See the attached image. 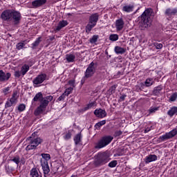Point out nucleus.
<instances>
[{
	"instance_id": "f257e3e1",
	"label": "nucleus",
	"mask_w": 177,
	"mask_h": 177,
	"mask_svg": "<svg viewBox=\"0 0 177 177\" xmlns=\"http://www.w3.org/2000/svg\"><path fill=\"white\" fill-rule=\"evenodd\" d=\"M153 16H154L153 9L147 8L143 12L141 16L138 17L139 26L141 30H145L151 27Z\"/></svg>"
},
{
	"instance_id": "f03ea898",
	"label": "nucleus",
	"mask_w": 177,
	"mask_h": 177,
	"mask_svg": "<svg viewBox=\"0 0 177 177\" xmlns=\"http://www.w3.org/2000/svg\"><path fill=\"white\" fill-rule=\"evenodd\" d=\"M110 160L111 158H110V153L109 152H100L97 155L94 164L95 167H102V165H106Z\"/></svg>"
},
{
	"instance_id": "7ed1b4c3",
	"label": "nucleus",
	"mask_w": 177,
	"mask_h": 177,
	"mask_svg": "<svg viewBox=\"0 0 177 177\" xmlns=\"http://www.w3.org/2000/svg\"><path fill=\"white\" fill-rule=\"evenodd\" d=\"M26 142H28V145L26 147V151H30V150H35L44 140L39 137H32L30 136L26 139Z\"/></svg>"
},
{
	"instance_id": "20e7f679",
	"label": "nucleus",
	"mask_w": 177,
	"mask_h": 177,
	"mask_svg": "<svg viewBox=\"0 0 177 177\" xmlns=\"http://www.w3.org/2000/svg\"><path fill=\"white\" fill-rule=\"evenodd\" d=\"M97 21H99V14L94 13L92 14L88 18V23L86 26V32H91L92 31V28L96 27V24H97Z\"/></svg>"
},
{
	"instance_id": "39448f33",
	"label": "nucleus",
	"mask_w": 177,
	"mask_h": 177,
	"mask_svg": "<svg viewBox=\"0 0 177 177\" xmlns=\"http://www.w3.org/2000/svg\"><path fill=\"white\" fill-rule=\"evenodd\" d=\"M96 73V68L95 67V62H92L88 64L84 76L82 77L81 80V83L84 84L88 78H91V77H93V75Z\"/></svg>"
},
{
	"instance_id": "423d86ee",
	"label": "nucleus",
	"mask_w": 177,
	"mask_h": 177,
	"mask_svg": "<svg viewBox=\"0 0 177 177\" xmlns=\"http://www.w3.org/2000/svg\"><path fill=\"white\" fill-rule=\"evenodd\" d=\"M113 137L111 136L102 137L96 144L95 148V149H103V147H106L108 145L111 143L113 140Z\"/></svg>"
},
{
	"instance_id": "0eeeda50",
	"label": "nucleus",
	"mask_w": 177,
	"mask_h": 177,
	"mask_svg": "<svg viewBox=\"0 0 177 177\" xmlns=\"http://www.w3.org/2000/svg\"><path fill=\"white\" fill-rule=\"evenodd\" d=\"M48 78V75L46 73H40L36 77H35L32 80L33 85H39L42 84L44 81H46Z\"/></svg>"
},
{
	"instance_id": "6e6552de",
	"label": "nucleus",
	"mask_w": 177,
	"mask_h": 177,
	"mask_svg": "<svg viewBox=\"0 0 177 177\" xmlns=\"http://www.w3.org/2000/svg\"><path fill=\"white\" fill-rule=\"evenodd\" d=\"M11 20H12L15 25L19 24L20 20H21V14L20 12L12 10Z\"/></svg>"
},
{
	"instance_id": "1a4fd4ad",
	"label": "nucleus",
	"mask_w": 177,
	"mask_h": 177,
	"mask_svg": "<svg viewBox=\"0 0 177 177\" xmlns=\"http://www.w3.org/2000/svg\"><path fill=\"white\" fill-rule=\"evenodd\" d=\"M177 135V129H174L169 131V133H166L165 135L160 136L159 139L162 142H164L165 140H168V139H172L174 136H176Z\"/></svg>"
},
{
	"instance_id": "9d476101",
	"label": "nucleus",
	"mask_w": 177,
	"mask_h": 177,
	"mask_svg": "<svg viewBox=\"0 0 177 177\" xmlns=\"http://www.w3.org/2000/svg\"><path fill=\"white\" fill-rule=\"evenodd\" d=\"M12 10H5L1 15V19L3 21H10L12 20Z\"/></svg>"
},
{
	"instance_id": "9b49d317",
	"label": "nucleus",
	"mask_w": 177,
	"mask_h": 177,
	"mask_svg": "<svg viewBox=\"0 0 177 177\" xmlns=\"http://www.w3.org/2000/svg\"><path fill=\"white\" fill-rule=\"evenodd\" d=\"M52 100H53V96L52 95H48L46 96V97H43L40 100L41 107L46 109V107H48V105L49 104V103H50V102H52Z\"/></svg>"
},
{
	"instance_id": "f8f14e48",
	"label": "nucleus",
	"mask_w": 177,
	"mask_h": 177,
	"mask_svg": "<svg viewBox=\"0 0 177 177\" xmlns=\"http://www.w3.org/2000/svg\"><path fill=\"white\" fill-rule=\"evenodd\" d=\"M41 168L43 169V172L44 174V177L48 176L49 175V172H50V169L49 168V164L48 162L44 161L41 162Z\"/></svg>"
},
{
	"instance_id": "ddd939ff",
	"label": "nucleus",
	"mask_w": 177,
	"mask_h": 177,
	"mask_svg": "<svg viewBox=\"0 0 177 177\" xmlns=\"http://www.w3.org/2000/svg\"><path fill=\"white\" fill-rule=\"evenodd\" d=\"M12 77V74L10 73H5L3 71H0V81L1 82H5V81H8L9 78Z\"/></svg>"
},
{
	"instance_id": "4468645a",
	"label": "nucleus",
	"mask_w": 177,
	"mask_h": 177,
	"mask_svg": "<svg viewBox=\"0 0 177 177\" xmlns=\"http://www.w3.org/2000/svg\"><path fill=\"white\" fill-rule=\"evenodd\" d=\"M94 114L96 117H98V118H104V117H106L107 115L106 110L102 109H95Z\"/></svg>"
},
{
	"instance_id": "2eb2a0df",
	"label": "nucleus",
	"mask_w": 177,
	"mask_h": 177,
	"mask_svg": "<svg viewBox=\"0 0 177 177\" xmlns=\"http://www.w3.org/2000/svg\"><path fill=\"white\" fill-rule=\"evenodd\" d=\"M45 3H46V0H35L32 2V6L34 9H37L41 8V6H43Z\"/></svg>"
},
{
	"instance_id": "dca6fc26",
	"label": "nucleus",
	"mask_w": 177,
	"mask_h": 177,
	"mask_svg": "<svg viewBox=\"0 0 177 177\" xmlns=\"http://www.w3.org/2000/svg\"><path fill=\"white\" fill-rule=\"evenodd\" d=\"M124 20L122 19H117L115 21V28L117 31H121L124 28Z\"/></svg>"
},
{
	"instance_id": "f3484780",
	"label": "nucleus",
	"mask_w": 177,
	"mask_h": 177,
	"mask_svg": "<svg viewBox=\"0 0 177 177\" xmlns=\"http://www.w3.org/2000/svg\"><path fill=\"white\" fill-rule=\"evenodd\" d=\"M144 161L145 164H149V162H153V161H157V156L154 154H150L145 157Z\"/></svg>"
},
{
	"instance_id": "a211bd4d",
	"label": "nucleus",
	"mask_w": 177,
	"mask_h": 177,
	"mask_svg": "<svg viewBox=\"0 0 177 177\" xmlns=\"http://www.w3.org/2000/svg\"><path fill=\"white\" fill-rule=\"evenodd\" d=\"M165 15L171 17V16H175L177 15V8H167L165 12Z\"/></svg>"
},
{
	"instance_id": "6ab92c4d",
	"label": "nucleus",
	"mask_w": 177,
	"mask_h": 177,
	"mask_svg": "<svg viewBox=\"0 0 177 177\" xmlns=\"http://www.w3.org/2000/svg\"><path fill=\"white\" fill-rule=\"evenodd\" d=\"M66 26H68V22L66 20L60 21L58 25L56 26L55 29L57 31H60L62 28H64Z\"/></svg>"
},
{
	"instance_id": "aec40b11",
	"label": "nucleus",
	"mask_w": 177,
	"mask_h": 177,
	"mask_svg": "<svg viewBox=\"0 0 177 177\" xmlns=\"http://www.w3.org/2000/svg\"><path fill=\"white\" fill-rule=\"evenodd\" d=\"M73 140L76 146H77V145H80V143L82 142V134H81V132L78 133L74 136Z\"/></svg>"
},
{
	"instance_id": "412c9836",
	"label": "nucleus",
	"mask_w": 177,
	"mask_h": 177,
	"mask_svg": "<svg viewBox=\"0 0 177 177\" xmlns=\"http://www.w3.org/2000/svg\"><path fill=\"white\" fill-rule=\"evenodd\" d=\"M66 60L67 63H74L75 62V55L71 53L66 54Z\"/></svg>"
},
{
	"instance_id": "4be33fe9",
	"label": "nucleus",
	"mask_w": 177,
	"mask_h": 177,
	"mask_svg": "<svg viewBox=\"0 0 177 177\" xmlns=\"http://www.w3.org/2000/svg\"><path fill=\"white\" fill-rule=\"evenodd\" d=\"M162 85H159L153 88L152 93L154 95V96H158V95L161 93V91H162Z\"/></svg>"
},
{
	"instance_id": "5701e85b",
	"label": "nucleus",
	"mask_w": 177,
	"mask_h": 177,
	"mask_svg": "<svg viewBox=\"0 0 177 177\" xmlns=\"http://www.w3.org/2000/svg\"><path fill=\"white\" fill-rule=\"evenodd\" d=\"M115 50V53H116V55H124V53H125V52H127V50L124 48L120 47L118 46H116L114 48Z\"/></svg>"
},
{
	"instance_id": "b1692460",
	"label": "nucleus",
	"mask_w": 177,
	"mask_h": 177,
	"mask_svg": "<svg viewBox=\"0 0 177 177\" xmlns=\"http://www.w3.org/2000/svg\"><path fill=\"white\" fill-rule=\"evenodd\" d=\"M167 115L169 117H174V115H177V106H172L168 111Z\"/></svg>"
},
{
	"instance_id": "393cba45",
	"label": "nucleus",
	"mask_w": 177,
	"mask_h": 177,
	"mask_svg": "<svg viewBox=\"0 0 177 177\" xmlns=\"http://www.w3.org/2000/svg\"><path fill=\"white\" fill-rule=\"evenodd\" d=\"M135 6L133 5L124 6L122 7V11L126 13H131V12H133V8Z\"/></svg>"
},
{
	"instance_id": "a878e982",
	"label": "nucleus",
	"mask_w": 177,
	"mask_h": 177,
	"mask_svg": "<svg viewBox=\"0 0 177 177\" xmlns=\"http://www.w3.org/2000/svg\"><path fill=\"white\" fill-rule=\"evenodd\" d=\"M41 37L37 38L35 42L31 44V48L33 50H35V49H37V47L39 46V44H41Z\"/></svg>"
},
{
	"instance_id": "bb28decb",
	"label": "nucleus",
	"mask_w": 177,
	"mask_h": 177,
	"mask_svg": "<svg viewBox=\"0 0 177 177\" xmlns=\"http://www.w3.org/2000/svg\"><path fill=\"white\" fill-rule=\"evenodd\" d=\"M30 70V66L28 64H24L21 68V73L22 74V77H24L25 75L28 73V71Z\"/></svg>"
},
{
	"instance_id": "cd10ccee",
	"label": "nucleus",
	"mask_w": 177,
	"mask_h": 177,
	"mask_svg": "<svg viewBox=\"0 0 177 177\" xmlns=\"http://www.w3.org/2000/svg\"><path fill=\"white\" fill-rule=\"evenodd\" d=\"M30 175L31 177H42V175L38 173V169L37 168H32L30 170Z\"/></svg>"
},
{
	"instance_id": "c85d7f7f",
	"label": "nucleus",
	"mask_w": 177,
	"mask_h": 177,
	"mask_svg": "<svg viewBox=\"0 0 177 177\" xmlns=\"http://www.w3.org/2000/svg\"><path fill=\"white\" fill-rule=\"evenodd\" d=\"M41 156L43 159H41L40 162H48L50 160V155L49 153H41Z\"/></svg>"
},
{
	"instance_id": "c756f323",
	"label": "nucleus",
	"mask_w": 177,
	"mask_h": 177,
	"mask_svg": "<svg viewBox=\"0 0 177 177\" xmlns=\"http://www.w3.org/2000/svg\"><path fill=\"white\" fill-rule=\"evenodd\" d=\"M18 98H19V95H17V92H14L10 100L12 104H17Z\"/></svg>"
},
{
	"instance_id": "7c9ffc66",
	"label": "nucleus",
	"mask_w": 177,
	"mask_h": 177,
	"mask_svg": "<svg viewBox=\"0 0 177 177\" xmlns=\"http://www.w3.org/2000/svg\"><path fill=\"white\" fill-rule=\"evenodd\" d=\"M44 99V95H42L41 92L37 93L35 96L34 97L32 101L33 102H41Z\"/></svg>"
},
{
	"instance_id": "2f4dec72",
	"label": "nucleus",
	"mask_w": 177,
	"mask_h": 177,
	"mask_svg": "<svg viewBox=\"0 0 177 177\" xmlns=\"http://www.w3.org/2000/svg\"><path fill=\"white\" fill-rule=\"evenodd\" d=\"M93 107H96V102H89L86 106L84 108V111L90 110V109H93Z\"/></svg>"
},
{
	"instance_id": "473e14b6",
	"label": "nucleus",
	"mask_w": 177,
	"mask_h": 177,
	"mask_svg": "<svg viewBox=\"0 0 177 177\" xmlns=\"http://www.w3.org/2000/svg\"><path fill=\"white\" fill-rule=\"evenodd\" d=\"M44 111H45V108H43L42 106H41V105H39L35 111V115H39V114H42Z\"/></svg>"
},
{
	"instance_id": "72a5a7b5",
	"label": "nucleus",
	"mask_w": 177,
	"mask_h": 177,
	"mask_svg": "<svg viewBox=\"0 0 177 177\" xmlns=\"http://www.w3.org/2000/svg\"><path fill=\"white\" fill-rule=\"evenodd\" d=\"M145 86H151L154 84V80L153 78H147L145 82Z\"/></svg>"
},
{
	"instance_id": "f704fd0d",
	"label": "nucleus",
	"mask_w": 177,
	"mask_h": 177,
	"mask_svg": "<svg viewBox=\"0 0 177 177\" xmlns=\"http://www.w3.org/2000/svg\"><path fill=\"white\" fill-rule=\"evenodd\" d=\"M119 36L117 34H111L109 35V41L112 42H115V41H118Z\"/></svg>"
},
{
	"instance_id": "c9c22d12",
	"label": "nucleus",
	"mask_w": 177,
	"mask_h": 177,
	"mask_svg": "<svg viewBox=\"0 0 177 177\" xmlns=\"http://www.w3.org/2000/svg\"><path fill=\"white\" fill-rule=\"evenodd\" d=\"M160 110V107L158 106H151L149 109V114H154L156 111H158Z\"/></svg>"
},
{
	"instance_id": "e433bc0d",
	"label": "nucleus",
	"mask_w": 177,
	"mask_h": 177,
	"mask_svg": "<svg viewBox=\"0 0 177 177\" xmlns=\"http://www.w3.org/2000/svg\"><path fill=\"white\" fill-rule=\"evenodd\" d=\"M99 39V35H94L90 39L89 42L90 44H95V42H97V39Z\"/></svg>"
},
{
	"instance_id": "4c0bfd02",
	"label": "nucleus",
	"mask_w": 177,
	"mask_h": 177,
	"mask_svg": "<svg viewBox=\"0 0 177 177\" xmlns=\"http://www.w3.org/2000/svg\"><path fill=\"white\" fill-rule=\"evenodd\" d=\"M10 161H12V162H15L17 164V165H19V164H20V156H16L15 157L12 158V159H10Z\"/></svg>"
},
{
	"instance_id": "58836bf2",
	"label": "nucleus",
	"mask_w": 177,
	"mask_h": 177,
	"mask_svg": "<svg viewBox=\"0 0 177 177\" xmlns=\"http://www.w3.org/2000/svg\"><path fill=\"white\" fill-rule=\"evenodd\" d=\"M73 136V133H71V131H68L65 136H64V140H70V138Z\"/></svg>"
},
{
	"instance_id": "ea45409f",
	"label": "nucleus",
	"mask_w": 177,
	"mask_h": 177,
	"mask_svg": "<svg viewBox=\"0 0 177 177\" xmlns=\"http://www.w3.org/2000/svg\"><path fill=\"white\" fill-rule=\"evenodd\" d=\"M117 164H118L117 160H112L108 164V167H109V168H115V167H117Z\"/></svg>"
},
{
	"instance_id": "a19ab883",
	"label": "nucleus",
	"mask_w": 177,
	"mask_h": 177,
	"mask_svg": "<svg viewBox=\"0 0 177 177\" xmlns=\"http://www.w3.org/2000/svg\"><path fill=\"white\" fill-rule=\"evenodd\" d=\"M24 46H26V44L23 42H19L17 44L16 49H17V50H21V49H23V48H24Z\"/></svg>"
},
{
	"instance_id": "79ce46f5",
	"label": "nucleus",
	"mask_w": 177,
	"mask_h": 177,
	"mask_svg": "<svg viewBox=\"0 0 177 177\" xmlns=\"http://www.w3.org/2000/svg\"><path fill=\"white\" fill-rule=\"evenodd\" d=\"M106 124V120H102L95 124V128L97 129V128H100V127H103V125Z\"/></svg>"
},
{
	"instance_id": "37998d69",
	"label": "nucleus",
	"mask_w": 177,
	"mask_h": 177,
	"mask_svg": "<svg viewBox=\"0 0 177 177\" xmlns=\"http://www.w3.org/2000/svg\"><path fill=\"white\" fill-rule=\"evenodd\" d=\"M177 99V92H175L174 93H173L170 98H169V101L170 102H175V100H176Z\"/></svg>"
},
{
	"instance_id": "c03bdc74",
	"label": "nucleus",
	"mask_w": 177,
	"mask_h": 177,
	"mask_svg": "<svg viewBox=\"0 0 177 177\" xmlns=\"http://www.w3.org/2000/svg\"><path fill=\"white\" fill-rule=\"evenodd\" d=\"M71 92H73V88L69 87L65 90L64 93L65 94L66 96H68V95H70V93H71Z\"/></svg>"
},
{
	"instance_id": "a18cd8bd",
	"label": "nucleus",
	"mask_w": 177,
	"mask_h": 177,
	"mask_svg": "<svg viewBox=\"0 0 177 177\" xmlns=\"http://www.w3.org/2000/svg\"><path fill=\"white\" fill-rule=\"evenodd\" d=\"M18 110L21 112V111H24V110H26V104H20L18 106Z\"/></svg>"
},
{
	"instance_id": "49530a36",
	"label": "nucleus",
	"mask_w": 177,
	"mask_h": 177,
	"mask_svg": "<svg viewBox=\"0 0 177 177\" xmlns=\"http://www.w3.org/2000/svg\"><path fill=\"white\" fill-rule=\"evenodd\" d=\"M14 75H15V78H20V77H21V75H22L21 71H15Z\"/></svg>"
},
{
	"instance_id": "de8ad7c7",
	"label": "nucleus",
	"mask_w": 177,
	"mask_h": 177,
	"mask_svg": "<svg viewBox=\"0 0 177 177\" xmlns=\"http://www.w3.org/2000/svg\"><path fill=\"white\" fill-rule=\"evenodd\" d=\"M14 104H12L11 102V101L9 100L6 102V104H5V109H8V107H12V106H13Z\"/></svg>"
},
{
	"instance_id": "09e8293b",
	"label": "nucleus",
	"mask_w": 177,
	"mask_h": 177,
	"mask_svg": "<svg viewBox=\"0 0 177 177\" xmlns=\"http://www.w3.org/2000/svg\"><path fill=\"white\" fill-rule=\"evenodd\" d=\"M153 46H156V49H162V44L153 43Z\"/></svg>"
},
{
	"instance_id": "8fccbe9b",
	"label": "nucleus",
	"mask_w": 177,
	"mask_h": 177,
	"mask_svg": "<svg viewBox=\"0 0 177 177\" xmlns=\"http://www.w3.org/2000/svg\"><path fill=\"white\" fill-rule=\"evenodd\" d=\"M65 99H66V94L64 93H62V95H60L57 98V100H58V102H62V100H64Z\"/></svg>"
},
{
	"instance_id": "3c124183",
	"label": "nucleus",
	"mask_w": 177,
	"mask_h": 177,
	"mask_svg": "<svg viewBox=\"0 0 177 177\" xmlns=\"http://www.w3.org/2000/svg\"><path fill=\"white\" fill-rule=\"evenodd\" d=\"M117 88V86L116 85H113L110 88H109V91L111 92V94L114 93L115 92V89Z\"/></svg>"
},
{
	"instance_id": "603ef678",
	"label": "nucleus",
	"mask_w": 177,
	"mask_h": 177,
	"mask_svg": "<svg viewBox=\"0 0 177 177\" xmlns=\"http://www.w3.org/2000/svg\"><path fill=\"white\" fill-rule=\"evenodd\" d=\"M125 97H127V95L123 94L120 97V102H124L125 100Z\"/></svg>"
},
{
	"instance_id": "864d4df0",
	"label": "nucleus",
	"mask_w": 177,
	"mask_h": 177,
	"mask_svg": "<svg viewBox=\"0 0 177 177\" xmlns=\"http://www.w3.org/2000/svg\"><path fill=\"white\" fill-rule=\"evenodd\" d=\"M5 168H6V172H9L10 171H13V169L9 167V165H6Z\"/></svg>"
},
{
	"instance_id": "5fc2aeb1",
	"label": "nucleus",
	"mask_w": 177,
	"mask_h": 177,
	"mask_svg": "<svg viewBox=\"0 0 177 177\" xmlns=\"http://www.w3.org/2000/svg\"><path fill=\"white\" fill-rule=\"evenodd\" d=\"M121 135H122V131H117L115 132V136H121Z\"/></svg>"
},
{
	"instance_id": "6e6d98bb",
	"label": "nucleus",
	"mask_w": 177,
	"mask_h": 177,
	"mask_svg": "<svg viewBox=\"0 0 177 177\" xmlns=\"http://www.w3.org/2000/svg\"><path fill=\"white\" fill-rule=\"evenodd\" d=\"M68 84H69V85H71V86H74V85L75 84V80H69Z\"/></svg>"
},
{
	"instance_id": "4d7b16f0",
	"label": "nucleus",
	"mask_w": 177,
	"mask_h": 177,
	"mask_svg": "<svg viewBox=\"0 0 177 177\" xmlns=\"http://www.w3.org/2000/svg\"><path fill=\"white\" fill-rule=\"evenodd\" d=\"M151 131V129L150 127H147L145 130L144 132L145 133H147V132H150Z\"/></svg>"
},
{
	"instance_id": "13d9d810",
	"label": "nucleus",
	"mask_w": 177,
	"mask_h": 177,
	"mask_svg": "<svg viewBox=\"0 0 177 177\" xmlns=\"http://www.w3.org/2000/svg\"><path fill=\"white\" fill-rule=\"evenodd\" d=\"M136 88L137 92H140V91H142V88H140V86H139V85L136 86Z\"/></svg>"
},
{
	"instance_id": "bf43d9fd",
	"label": "nucleus",
	"mask_w": 177,
	"mask_h": 177,
	"mask_svg": "<svg viewBox=\"0 0 177 177\" xmlns=\"http://www.w3.org/2000/svg\"><path fill=\"white\" fill-rule=\"evenodd\" d=\"M10 90V87H7V88L3 89V92L4 93H6L7 92H9Z\"/></svg>"
},
{
	"instance_id": "052dcab7",
	"label": "nucleus",
	"mask_w": 177,
	"mask_h": 177,
	"mask_svg": "<svg viewBox=\"0 0 177 177\" xmlns=\"http://www.w3.org/2000/svg\"><path fill=\"white\" fill-rule=\"evenodd\" d=\"M35 135H36V133H33L31 136H32V138H35Z\"/></svg>"
},
{
	"instance_id": "680f3d73",
	"label": "nucleus",
	"mask_w": 177,
	"mask_h": 177,
	"mask_svg": "<svg viewBox=\"0 0 177 177\" xmlns=\"http://www.w3.org/2000/svg\"><path fill=\"white\" fill-rule=\"evenodd\" d=\"M68 16H73L71 13H68Z\"/></svg>"
},
{
	"instance_id": "e2e57ef3",
	"label": "nucleus",
	"mask_w": 177,
	"mask_h": 177,
	"mask_svg": "<svg viewBox=\"0 0 177 177\" xmlns=\"http://www.w3.org/2000/svg\"><path fill=\"white\" fill-rule=\"evenodd\" d=\"M118 74H120V72H118Z\"/></svg>"
}]
</instances>
